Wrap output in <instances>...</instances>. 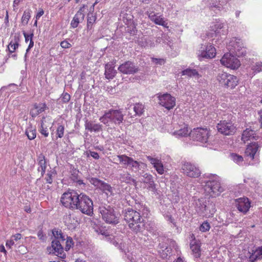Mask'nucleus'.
<instances>
[{"label":"nucleus","mask_w":262,"mask_h":262,"mask_svg":"<svg viewBox=\"0 0 262 262\" xmlns=\"http://www.w3.org/2000/svg\"><path fill=\"white\" fill-rule=\"evenodd\" d=\"M44 14V11L42 9V8H40L39 9V11L38 12H37V13L36 14V16H35V18L36 19H39V18L42 16Z\"/></svg>","instance_id":"nucleus-63"},{"label":"nucleus","mask_w":262,"mask_h":262,"mask_svg":"<svg viewBox=\"0 0 262 262\" xmlns=\"http://www.w3.org/2000/svg\"><path fill=\"white\" fill-rule=\"evenodd\" d=\"M201 184L204 183V190L210 196L215 197L224 191L221 186L219 177L215 174L205 173L200 179Z\"/></svg>","instance_id":"nucleus-3"},{"label":"nucleus","mask_w":262,"mask_h":262,"mask_svg":"<svg viewBox=\"0 0 262 262\" xmlns=\"http://www.w3.org/2000/svg\"><path fill=\"white\" fill-rule=\"evenodd\" d=\"M252 70L254 71V72L255 73L262 71V63L256 62L254 65L252 66Z\"/></svg>","instance_id":"nucleus-52"},{"label":"nucleus","mask_w":262,"mask_h":262,"mask_svg":"<svg viewBox=\"0 0 262 262\" xmlns=\"http://www.w3.org/2000/svg\"><path fill=\"white\" fill-rule=\"evenodd\" d=\"M84 7H81L73 18L70 24L71 27L73 28H77L79 24L84 20Z\"/></svg>","instance_id":"nucleus-18"},{"label":"nucleus","mask_w":262,"mask_h":262,"mask_svg":"<svg viewBox=\"0 0 262 262\" xmlns=\"http://www.w3.org/2000/svg\"><path fill=\"white\" fill-rule=\"evenodd\" d=\"M199 52L198 57L200 61L205 59L212 58L215 57L216 54L215 48L210 43H208L206 45H202Z\"/></svg>","instance_id":"nucleus-12"},{"label":"nucleus","mask_w":262,"mask_h":262,"mask_svg":"<svg viewBox=\"0 0 262 262\" xmlns=\"http://www.w3.org/2000/svg\"><path fill=\"white\" fill-rule=\"evenodd\" d=\"M23 33L25 37L26 42H27L29 40L30 41L31 39H33V37L34 36L33 33H31L30 34H28L25 31H23Z\"/></svg>","instance_id":"nucleus-56"},{"label":"nucleus","mask_w":262,"mask_h":262,"mask_svg":"<svg viewBox=\"0 0 262 262\" xmlns=\"http://www.w3.org/2000/svg\"><path fill=\"white\" fill-rule=\"evenodd\" d=\"M14 245V242L11 238L10 239L7 241L6 246L7 248L11 249L12 246Z\"/></svg>","instance_id":"nucleus-61"},{"label":"nucleus","mask_w":262,"mask_h":262,"mask_svg":"<svg viewBox=\"0 0 262 262\" xmlns=\"http://www.w3.org/2000/svg\"><path fill=\"white\" fill-rule=\"evenodd\" d=\"M210 226L207 221L204 222L200 227V230L202 232H206L209 230Z\"/></svg>","instance_id":"nucleus-51"},{"label":"nucleus","mask_w":262,"mask_h":262,"mask_svg":"<svg viewBox=\"0 0 262 262\" xmlns=\"http://www.w3.org/2000/svg\"><path fill=\"white\" fill-rule=\"evenodd\" d=\"M47 107V105L45 103H35L33 105V108L31 110L30 114L32 117H35L43 112Z\"/></svg>","instance_id":"nucleus-26"},{"label":"nucleus","mask_w":262,"mask_h":262,"mask_svg":"<svg viewBox=\"0 0 262 262\" xmlns=\"http://www.w3.org/2000/svg\"><path fill=\"white\" fill-rule=\"evenodd\" d=\"M208 7L211 11H214L216 14L220 12L223 9V6L220 3V0H209Z\"/></svg>","instance_id":"nucleus-30"},{"label":"nucleus","mask_w":262,"mask_h":262,"mask_svg":"<svg viewBox=\"0 0 262 262\" xmlns=\"http://www.w3.org/2000/svg\"><path fill=\"white\" fill-rule=\"evenodd\" d=\"M227 48L230 53L237 57L245 56L246 54V49L243 47L240 39H231L227 45Z\"/></svg>","instance_id":"nucleus-9"},{"label":"nucleus","mask_w":262,"mask_h":262,"mask_svg":"<svg viewBox=\"0 0 262 262\" xmlns=\"http://www.w3.org/2000/svg\"><path fill=\"white\" fill-rule=\"evenodd\" d=\"M236 206L237 209L242 212H247L250 207L249 199L247 198H241L237 199Z\"/></svg>","instance_id":"nucleus-20"},{"label":"nucleus","mask_w":262,"mask_h":262,"mask_svg":"<svg viewBox=\"0 0 262 262\" xmlns=\"http://www.w3.org/2000/svg\"><path fill=\"white\" fill-rule=\"evenodd\" d=\"M193 205L196 212L200 216H212L216 211L214 204L203 198L195 200Z\"/></svg>","instance_id":"nucleus-6"},{"label":"nucleus","mask_w":262,"mask_h":262,"mask_svg":"<svg viewBox=\"0 0 262 262\" xmlns=\"http://www.w3.org/2000/svg\"><path fill=\"white\" fill-rule=\"evenodd\" d=\"M182 75H187L188 77H200L201 76L199 74L198 72L195 69L191 68H187L182 71Z\"/></svg>","instance_id":"nucleus-41"},{"label":"nucleus","mask_w":262,"mask_h":262,"mask_svg":"<svg viewBox=\"0 0 262 262\" xmlns=\"http://www.w3.org/2000/svg\"><path fill=\"white\" fill-rule=\"evenodd\" d=\"M11 237L14 242L17 241L21 238L22 235L20 233H17L14 235H12Z\"/></svg>","instance_id":"nucleus-60"},{"label":"nucleus","mask_w":262,"mask_h":262,"mask_svg":"<svg viewBox=\"0 0 262 262\" xmlns=\"http://www.w3.org/2000/svg\"><path fill=\"white\" fill-rule=\"evenodd\" d=\"M52 234L54 238L52 242L51 246L47 248L49 254L56 255L62 259L66 258L62 244L64 243L68 236L57 228L52 230Z\"/></svg>","instance_id":"nucleus-4"},{"label":"nucleus","mask_w":262,"mask_h":262,"mask_svg":"<svg viewBox=\"0 0 262 262\" xmlns=\"http://www.w3.org/2000/svg\"><path fill=\"white\" fill-rule=\"evenodd\" d=\"M19 40V35L15 34L13 37V38L11 40L8 45V49L9 52V54H12L18 47Z\"/></svg>","instance_id":"nucleus-31"},{"label":"nucleus","mask_w":262,"mask_h":262,"mask_svg":"<svg viewBox=\"0 0 262 262\" xmlns=\"http://www.w3.org/2000/svg\"><path fill=\"white\" fill-rule=\"evenodd\" d=\"M37 161L38 165L37 171L41 172V177H42L47 168V161L45 156L41 153L37 156Z\"/></svg>","instance_id":"nucleus-22"},{"label":"nucleus","mask_w":262,"mask_h":262,"mask_svg":"<svg viewBox=\"0 0 262 262\" xmlns=\"http://www.w3.org/2000/svg\"><path fill=\"white\" fill-rule=\"evenodd\" d=\"M39 133L43 135L45 137H47L49 136V131L48 129V127L44 124L43 122L42 121L41 122V125L40 127L38 129Z\"/></svg>","instance_id":"nucleus-48"},{"label":"nucleus","mask_w":262,"mask_h":262,"mask_svg":"<svg viewBox=\"0 0 262 262\" xmlns=\"http://www.w3.org/2000/svg\"><path fill=\"white\" fill-rule=\"evenodd\" d=\"M79 171L78 169H73L71 171V174L70 178L74 182H77L79 185L83 184V180L79 179Z\"/></svg>","instance_id":"nucleus-42"},{"label":"nucleus","mask_w":262,"mask_h":262,"mask_svg":"<svg viewBox=\"0 0 262 262\" xmlns=\"http://www.w3.org/2000/svg\"><path fill=\"white\" fill-rule=\"evenodd\" d=\"M147 160L153 165L157 172L160 174H162L164 172L163 165L161 161L158 158H154L150 156H146Z\"/></svg>","instance_id":"nucleus-21"},{"label":"nucleus","mask_w":262,"mask_h":262,"mask_svg":"<svg viewBox=\"0 0 262 262\" xmlns=\"http://www.w3.org/2000/svg\"><path fill=\"white\" fill-rule=\"evenodd\" d=\"M151 21L156 25H160L166 28L168 27V23L164 20V17H163L162 15L158 16L155 14L153 19H151Z\"/></svg>","instance_id":"nucleus-40"},{"label":"nucleus","mask_w":262,"mask_h":262,"mask_svg":"<svg viewBox=\"0 0 262 262\" xmlns=\"http://www.w3.org/2000/svg\"><path fill=\"white\" fill-rule=\"evenodd\" d=\"M57 125L58 126L56 130V139L61 138L63 137L64 135V126L60 123H58Z\"/></svg>","instance_id":"nucleus-45"},{"label":"nucleus","mask_w":262,"mask_h":262,"mask_svg":"<svg viewBox=\"0 0 262 262\" xmlns=\"http://www.w3.org/2000/svg\"><path fill=\"white\" fill-rule=\"evenodd\" d=\"M25 135L30 140L34 139L36 137V130L35 128L33 127L31 124L26 128Z\"/></svg>","instance_id":"nucleus-36"},{"label":"nucleus","mask_w":262,"mask_h":262,"mask_svg":"<svg viewBox=\"0 0 262 262\" xmlns=\"http://www.w3.org/2000/svg\"><path fill=\"white\" fill-rule=\"evenodd\" d=\"M118 70L124 74H134L137 73L139 69L138 66L130 61H127L119 66Z\"/></svg>","instance_id":"nucleus-16"},{"label":"nucleus","mask_w":262,"mask_h":262,"mask_svg":"<svg viewBox=\"0 0 262 262\" xmlns=\"http://www.w3.org/2000/svg\"><path fill=\"white\" fill-rule=\"evenodd\" d=\"M85 128L90 132H99L102 129V125L99 123H93L86 120L84 124Z\"/></svg>","instance_id":"nucleus-29"},{"label":"nucleus","mask_w":262,"mask_h":262,"mask_svg":"<svg viewBox=\"0 0 262 262\" xmlns=\"http://www.w3.org/2000/svg\"><path fill=\"white\" fill-rule=\"evenodd\" d=\"M220 61L223 65L233 69L238 68L241 65L239 60L231 53L225 54Z\"/></svg>","instance_id":"nucleus-14"},{"label":"nucleus","mask_w":262,"mask_h":262,"mask_svg":"<svg viewBox=\"0 0 262 262\" xmlns=\"http://www.w3.org/2000/svg\"><path fill=\"white\" fill-rule=\"evenodd\" d=\"M90 155L91 157H92L94 159L96 160H98L99 159L100 157L98 152L95 151H92L90 150Z\"/></svg>","instance_id":"nucleus-62"},{"label":"nucleus","mask_w":262,"mask_h":262,"mask_svg":"<svg viewBox=\"0 0 262 262\" xmlns=\"http://www.w3.org/2000/svg\"><path fill=\"white\" fill-rule=\"evenodd\" d=\"M200 244L196 241H192L190 243V249L195 257H200L201 254Z\"/></svg>","instance_id":"nucleus-38"},{"label":"nucleus","mask_w":262,"mask_h":262,"mask_svg":"<svg viewBox=\"0 0 262 262\" xmlns=\"http://www.w3.org/2000/svg\"><path fill=\"white\" fill-rule=\"evenodd\" d=\"M145 14L148 16V18L150 19V20L151 19H153V17H154V15L155 13L154 12H149V11H146L145 12Z\"/></svg>","instance_id":"nucleus-64"},{"label":"nucleus","mask_w":262,"mask_h":262,"mask_svg":"<svg viewBox=\"0 0 262 262\" xmlns=\"http://www.w3.org/2000/svg\"><path fill=\"white\" fill-rule=\"evenodd\" d=\"M71 98V96L68 93H63L61 96V99L63 103H68Z\"/></svg>","instance_id":"nucleus-53"},{"label":"nucleus","mask_w":262,"mask_h":262,"mask_svg":"<svg viewBox=\"0 0 262 262\" xmlns=\"http://www.w3.org/2000/svg\"><path fill=\"white\" fill-rule=\"evenodd\" d=\"M152 61L156 64H163L165 62L164 60L161 58H152Z\"/></svg>","instance_id":"nucleus-58"},{"label":"nucleus","mask_w":262,"mask_h":262,"mask_svg":"<svg viewBox=\"0 0 262 262\" xmlns=\"http://www.w3.org/2000/svg\"><path fill=\"white\" fill-rule=\"evenodd\" d=\"M90 183L97 188H99L104 193L108 194L109 193L112 194L113 192V189L112 187L108 183L98 179L96 178H91L89 179Z\"/></svg>","instance_id":"nucleus-17"},{"label":"nucleus","mask_w":262,"mask_h":262,"mask_svg":"<svg viewBox=\"0 0 262 262\" xmlns=\"http://www.w3.org/2000/svg\"><path fill=\"white\" fill-rule=\"evenodd\" d=\"M96 231L98 233V234H101L105 236V237L109 235L108 232L106 230L102 228H99L96 230Z\"/></svg>","instance_id":"nucleus-55"},{"label":"nucleus","mask_w":262,"mask_h":262,"mask_svg":"<svg viewBox=\"0 0 262 262\" xmlns=\"http://www.w3.org/2000/svg\"><path fill=\"white\" fill-rule=\"evenodd\" d=\"M117 158L120 163L122 164L125 167H129L133 159V158L128 157L126 155H117Z\"/></svg>","instance_id":"nucleus-35"},{"label":"nucleus","mask_w":262,"mask_h":262,"mask_svg":"<svg viewBox=\"0 0 262 262\" xmlns=\"http://www.w3.org/2000/svg\"><path fill=\"white\" fill-rule=\"evenodd\" d=\"M123 120L124 115L121 109H110L99 118L100 122L106 125H120L123 123Z\"/></svg>","instance_id":"nucleus-5"},{"label":"nucleus","mask_w":262,"mask_h":262,"mask_svg":"<svg viewBox=\"0 0 262 262\" xmlns=\"http://www.w3.org/2000/svg\"><path fill=\"white\" fill-rule=\"evenodd\" d=\"M230 157L231 159L234 161V162L239 165H242L244 161L243 157L236 153H231L230 155Z\"/></svg>","instance_id":"nucleus-44"},{"label":"nucleus","mask_w":262,"mask_h":262,"mask_svg":"<svg viewBox=\"0 0 262 262\" xmlns=\"http://www.w3.org/2000/svg\"><path fill=\"white\" fill-rule=\"evenodd\" d=\"M173 135L178 137H186L188 135V130L187 128L184 127L175 131L173 133Z\"/></svg>","instance_id":"nucleus-47"},{"label":"nucleus","mask_w":262,"mask_h":262,"mask_svg":"<svg viewBox=\"0 0 262 262\" xmlns=\"http://www.w3.org/2000/svg\"><path fill=\"white\" fill-rule=\"evenodd\" d=\"M60 201L66 208L79 210L82 213L89 216L93 214V202L83 193L78 194L74 190L69 191L62 195Z\"/></svg>","instance_id":"nucleus-1"},{"label":"nucleus","mask_w":262,"mask_h":262,"mask_svg":"<svg viewBox=\"0 0 262 262\" xmlns=\"http://www.w3.org/2000/svg\"><path fill=\"white\" fill-rule=\"evenodd\" d=\"M31 10L29 9L25 10L24 12L23 15L21 17V24L23 26H26L28 24V21L31 17Z\"/></svg>","instance_id":"nucleus-43"},{"label":"nucleus","mask_w":262,"mask_h":262,"mask_svg":"<svg viewBox=\"0 0 262 262\" xmlns=\"http://www.w3.org/2000/svg\"><path fill=\"white\" fill-rule=\"evenodd\" d=\"M119 180L123 183L136 186L137 181L132 178L131 174L127 171H123L119 174Z\"/></svg>","instance_id":"nucleus-24"},{"label":"nucleus","mask_w":262,"mask_h":262,"mask_svg":"<svg viewBox=\"0 0 262 262\" xmlns=\"http://www.w3.org/2000/svg\"><path fill=\"white\" fill-rule=\"evenodd\" d=\"M209 136V132L206 128H194L190 133V136L193 140L199 141L202 143H207Z\"/></svg>","instance_id":"nucleus-10"},{"label":"nucleus","mask_w":262,"mask_h":262,"mask_svg":"<svg viewBox=\"0 0 262 262\" xmlns=\"http://www.w3.org/2000/svg\"><path fill=\"white\" fill-rule=\"evenodd\" d=\"M99 212L102 220L106 223L117 225L119 223L120 215L110 205H102L99 207Z\"/></svg>","instance_id":"nucleus-7"},{"label":"nucleus","mask_w":262,"mask_h":262,"mask_svg":"<svg viewBox=\"0 0 262 262\" xmlns=\"http://www.w3.org/2000/svg\"><path fill=\"white\" fill-rule=\"evenodd\" d=\"M255 132L254 130L247 128L245 129L242 134V139L244 142L247 141L251 139H257V136L255 134Z\"/></svg>","instance_id":"nucleus-34"},{"label":"nucleus","mask_w":262,"mask_h":262,"mask_svg":"<svg viewBox=\"0 0 262 262\" xmlns=\"http://www.w3.org/2000/svg\"><path fill=\"white\" fill-rule=\"evenodd\" d=\"M122 214L128 228L134 234H143L145 230H148L145 220L138 211L128 208L122 211Z\"/></svg>","instance_id":"nucleus-2"},{"label":"nucleus","mask_w":262,"mask_h":262,"mask_svg":"<svg viewBox=\"0 0 262 262\" xmlns=\"http://www.w3.org/2000/svg\"><path fill=\"white\" fill-rule=\"evenodd\" d=\"M146 166V164L143 162L137 161L133 158L129 167L133 171L137 172H139L142 169H145Z\"/></svg>","instance_id":"nucleus-32"},{"label":"nucleus","mask_w":262,"mask_h":262,"mask_svg":"<svg viewBox=\"0 0 262 262\" xmlns=\"http://www.w3.org/2000/svg\"><path fill=\"white\" fill-rule=\"evenodd\" d=\"M113 62L107 63L105 66V76L107 79H112L116 76L117 71Z\"/></svg>","instance_id":"nucleus-25"},{"label":"nucleus","mask_w":262,"mask_h":262,"mask_svg":"<svg viewBox=\"0 0 262 262\" xmlns=\"http://www.w3.org/2000/svg\"><path fill=\"white\" fill-rule=\"evenodd\" d=\"M56 174V172L54 170H51L48 171L45 178L47 183L49 184H52L53 182V178L55 176Z\"/></svg>","instance_id":"nucleus-49"},{"label":"nucleus","mask_w":262,"mask_h":262,"mask_svg":"<svg viewBox=\"0 0 262 262\" xmlns=\"http://www.w3.org/2000/svg\"><path fill=\"white\" fill-rule=\"evenodd\" d=\"M216 80L220 85L225 88L232 89L238 84V78L233 75L221 72L216 76Z\"/></svg>","instance_id":"nucleus-8"},{"label":"nucleus","mask_w":262,"mask_h":262,"mask_svg":"<svg viewBox=\"0 0 262 262\" xmlns=\"http://www.w3.org/2000/svg\"><path fill=\"white\" fill-rule=\"evenodd\" d=\"M4 88L9 89L11 92H15L18 90L17 85L14 83H11Z\"/></svg>","instance_id":"nucleus-54"},{"label":"nucleus","mask_w":262,"mask_h":262,"mask_svg":"<svg viewBox=\"0 0 262 262\" xmlns=\"http://www.w3.org/2000/svg\"><path fill=\"white\" fill-rule=\"evenodd\" d=\"M134 114L129 112H128V116H130V118H133L136 116H141L144 111V106L142 103H137L134 104L133 107Z\"/></svg>","instance_id":"nucleus-33"},{"label":"nucleus","mask_w":262,"mask_h":262,"mask_svg":"<svg viewBox=\"0 0 262 262\" xmlns=\"http://www.w3.org/2000/svg\"><path fill=\"white\" fill-rule=\"evenodd\" d=\"M218 131L221 134L229 136L236 132V127L231 120H221L216 125Z\"/></svg>","instance_id":"nucleus-11"},{"label":"nucleus","mask_w":262,"mask_h":262,"mask_svg":"<svg viewBox=\"0 0 262 262\" xmlns=\"http://www.w3.org/2000/svg\"><path fill=\"white\" fill-rule=\"evenodd\" d=\"M97 19V17L92 12H90L88 14L87 18V24H86V29L88 31L90 32V34H92L94 31L93 28L94 25L96 23V20Z\"/></svg>","instance_id":"nucleus-28"},{"label":"nucleus","mask_w":262,"mask_h":262,"mask_svg":"<svg viewBox=\"0 0 262 262\" xmlns=\"http://www.w3.org/2000/svg\"><path fill=\"white\" fill-rule=\"evenodd\" d=\"M137 24L134 21H133L130 24L127 25V31L130 35H135L137 32V29L136 28Z\"/></svg>","instance_id":"nucleus-46"},{"label":"nucleus","mask_w":262,"mask_h":262,"mask_svg":"<svg viewBox=\"0 0 262 262\" xmlns=\"http://www.w3.org/2000/svg\"><path fill=\"white\" fill-rule=\"evenodd\" d=\"M60 46L63 49H68L72 46L71 45L67 40L62 41L60 43Z\"/></svg>","instance_id":"nucleus-57"},{"label":"nucleus","mask_w":262,"mask_h":262,"mask_svg":"<svg viewBox=\"0 0 262 262\" xmlns=\"http://www.w3.org/2000/svg\"><path fill=\"white\" fill-rule=\"evenodd\" d=\"M120 17L122 18L124 23L126 25L130 24L132 22L134 21V16L130 12H128L127 13L125 11H121Z\"/></svg>","instance_id":"nucleus-37"},{"label":"nucleus","mask_w":262,"mask_h":262,"mask_svg":"<svg viewBox=\"0 0 262 262\" xmlns=\"http://www.w3.org/2000/svg\"><path fill=\"white\" fill-rule=\"evenodd\" d=\"M159 103L167 110H170L176 105V98L170 94L165 93L158 96Z\"/></svg>","instance_id":"nucleus-15"},{"label":"nucleus","mask_w":262,"mask_h":262,"mask_svg":"<svg viewBox=\"0 0 262 262\" xmlns=\"http://www.w3.org/2000/svg\"><path fill=\"white\" fill-rule=\"evenodd\" d=\"M182 172L190 178H198L201 175V170L194 164L184 162L182 165Z\"/></svg>","instance_id":"nucleus-13"},{"label":"nucleus","mask_w":262,"mask_h":262,"mask_svg":"<svg viewBox=\"0 0 262 262\" xmlns=\"http://www.w3.org/2000/svg\"><path fill=\"white\" fill-rule=\"evenodd\" d=\"M260 145L258 142H253L248 145L245 150V156L253 159L258 152Z\"/></svg>","instance_id":"nucleus-19"},{"label":"nucleus","mask_w":262,"mask_h":262,"mask_svg":"<svg viewBox=\"0 0 262 262\" xmlns=\"http://www.w3.org/2000/svg\"><path fill=\"white\" fill-rule=\"evenodd\" d=\"M64 242L66 243V246L64 248L66 251L69 250L72 247V246H73L74 245L72 238L70 236H68L67 237Z\"/></svg>","instance_id":"nucleus-50"},{"label":"nucleus","mask_w":262,"mask_h":262,"mask_svg":"<svg viewBox=\"0 0 262 262\" xmlns=\"http://www.w3.org/2000/svg\"><path fill=\"white\" fill-rule=\"evenodd\" d=\"M141 176L144 178L143 183L148 184V189L155 193L157 189L152 176L148 173H145Z\"/></svg>","instance_id":"nucleus-23"},{"label":"nucleus","mask_w":262,"mask_h":262,"mask_svg":"<svg viewBox=\"0 0 262 262\" xmlns=\"http://www.w3.org/2000/svg\"><path fill=\"white\" fill-rule=\"evenodd\" d=\"M211 30L213 31L216 35H220L224 34L223 30L221 29L224 28V24L220 22H216L215 24L210 26Z\"/></svg>","instance_id":"nucleus-39"},{"label":"nucleus","mask_w":262,"mask_h":262,"mask_svg":"<svg viewBox=\"0 0 262 262\" xmlns=\"http://www.w3.org/2000/svg\"><path fill=\"white\" fill-rule=\"evenodd\" d=\"M37 236L39 239L45 241L46 240V235L43 234L42 230H39L37 233Z\"/></svg>","instance_id":"nucleus-59"},{"label":"nucleus","mask_w":262,"mask_h":262,"mask_svg":"<svg viewBox=\"0 0 262 262\" xmlns=\"http://www.w3.org/2000/svg\"><path fill=\"white\" fill-rule=\"evenodd\" d=\"M249 261L254 262L256 260L262 259V246L258 247L256 250H252L248 252Z\"/></svg>","instance_id":"nucleus-27"}]
</instances>
